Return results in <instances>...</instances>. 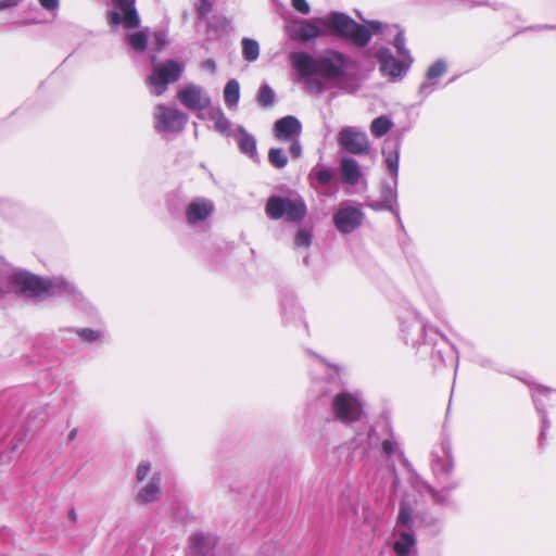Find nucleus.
I'll use <instances>...</instances> for the list:
<instances>
[{"label": "nucleus", "mask_w": 556, "mask_h": 556, "mask_svg": "<svg viewBox=\"0 0 556 556\" xmlns=\"http://www.w3.org/2000/svg\"><path fill=\"white\" fill-rule=\"evenodd\" d=\"M289 62L308 93H320L327 89L351 93L355 68L353 59L337 50H325L312 55L306 51L289 54Z\"/></svg>", "instance_id": "f257e3e1"}, {"label": "nucleus", "mask_w": 556, "mask_h": 556, "mask_svg": "<svg viewBox=\"0 0 556 556\" xmlns=\"http://www.w3.org/2000/svg\"><path fill=\"white\" fill-rule=\"evenodd\" d=\"M16 288L35 296H74L77 289L61 276L42 278L28 271L17 270L0 256V298Z\"/></svg>", "instance_id": "f03ea898"}, {"label": "nucleus", "mask_w": 556, "mask_h": 556, "mask_svg": "<svg viewBox=\"0 0 556 556\" xmlns=\"http://www.w3.org/2000/svg\"><path fill=\"white\" fill-rule=\"evenodd\" d=\"M318 22L325 28V36H338L358 47H365L372 35L382 34L384 29L390 28L378 21L358 24L348 14L340 12H331L318 17Z\"/></svg>", "instance_id": "7ed1b4c3"}, {"label": "nucleus", "mask_w": 556, "mask_h": 556, "mask_svg": "<svg viewBox=\"0 0 556 556\" xmlns=\"http://www.w3.org/2000/svg\"><path fill=\"white\" fill-rule=\"evenodd\" d=\"M115 8L108 12V22L113 30L122 25L127 30V42L138 52L144 51L148 42L146 30H135L140 25L139 15L135 9V0H113Z\"/></svg>", "instance_id": "20e7f679"}, {"label": "nucleus", "mask_w": 556, "mask_h": 556, "mask_svg": "<svg viewBox=\"0 0 556 556\" xmlns=\"http://www.w3.org/2000/svg\"><path fill=\"white\" fill-rule=\"evenodd\" d=\"M265 213L274 220L285 218L289 223H300L307 214V205L298 193L288 197L273 195L266 202Z\"/></svg>", "instance_id": "39448f33"}, {"label": "nucleus", "mask_w": 556, "mask_h": 556, "mask_svg": "<svg viewBox=\"0 0 556 556\" xmlns=\"http://www.w3.org/2000/svg\"><path fill=\"white\" fill-rule=\"evenodd\" d=\"M414 520V509L410 506L409 500L404 498L394 529L395 541L393 548L399 556H410V552L415 547V538L410 532Z\"/></svg>", "instance_id": "423d86ee"}, {"label": "nucleus", "mask_w": 556, "mask_h": 556, "mask_svg": "<svg viewBox=\"0 0 556 556\" xmlns=\"http://www.w3.org/2000/svg\"><path fill=\"white\" fill-rule=\"evenodd\" d=\"M363 406V401L358 393L342 391L333 396L331 412L336 420L351 425L362 418Z\"/></svg>", "instance_id": "0eeeda50"}, {"label": "nucleus", "mask_w": 556, "mask_h": 556, "mask_svg": "<svg viewBox=\"0 0 556 556\" xmlns=\"http://www.w3.org/2000/svg\"><path fill=\"white\" fill-rule=\"evenodd\" d=\"M333 225L343 235L356 230L364 220V213L358 205L351 201H343L333 213Z\"/></svg>", "instance_id": "6e6552de"}, {"label": "nucleus", "mask_w": 556, "mask_h": 556, "mask_svg": "<svg viewBox=\"0 0 556 556\" xmlns=\"http://www.w3.org/2000/svg\"><path fill=\"white\" fill-rule=\"evenodd\" d=\"M184 71V65L168 61L165 64H155L152 74L149 76L151 92L161 96L169 83L176 81Z\"/></svg>", "instance_id": "1a4fd4ad"}, {"label": "nucleus", "mask_w": 556, "mask_h": 556, "mask_svg": "<svg viewBox=\"0 0 556 556\" xmlns=\"http://www.w3.org/2000/svg\"><path fill=\"white\" fill-rule=\"evenodd\" d=\"M177 98L186 109L197 112L199 118H205L204 112L211 106V97L204 88L187 84L178 91Z\"/></svg>", "instance_id": "9d476101"}, {"label": "nucleus", "mask_w": 556, "mask_h": 556, "mask_svg": "<svg viewBox=\"0 0 556 556\" xmlns=\"http://www.w3.org/2000/svg\"><path fill=\"white\" fill-rule=\"evenodd\" d=\"M376 58L382 75L392 80L402 79L413 64L404 58L396 59L388 48H380L376 52Z\"/></svg>", "instance_id": "9b49d317"}, {"label": "nucleus", "mask_w": 556, "mask_h": 556, "mask_svg": "<svg viewBox=\"0 0 556 556\" xmlns=\"http://www.w3.org/2000/svg\"><path fill=\"white\" fill-rule=\"evenodd\" d=\"M155 128L160 132H179L188 121L185 113L160 104L154 111Z\"/></svg>", "instance_id": "f8f14e48"}, {"label": "nucleus", "mask_w": 556, "mask_h": 556, "mask_svg": "<svg viewBox=\"0 0 556 556\" xmlns=\"http://www.w3.org/2000/svg\"><path fill=\"white\" fill-rule=\"evenodd\" d=\"M340 147L353 154H365L369 150V142L365 132L356 127H344L338 135Z\"/></svg>", "instance_id": "ddd939ff"}, {"label": "nucleus", "mask_w": 556, "mask_h": 556, "mask_svg": "<svg viewBox=\"0 0 556 556\" xmlns=\"http://www.w3.org/2000/svg\"><path fill=\"white\" fill-rule=\"evenodd\" d=\"M459 485V481L453 479L448 481L441 490H434L426 481L420 478H415L413 488L421 495H428L435 504L450 505L452 503L451 492Z\"/></svg>", "instance_id": "4468645a"}, {"label": "nucleus", "mask_w": 556, "mask_h": 556, "mask_svg": "<svg viewBox=\"0 0 556 556\" xmlns=\"http://www.w3.org/2000/svg\"><path fill=\"white\" fill-rule=\"evenodd\" d=\"M454 463L448 445L443 444L432 453L431 469L439 482H446L453 470Z\"/></svg>", "instance_id": "2eb2a0df"}, {"label": "nucleus", "mask_w": 556, "mask_h": 556, "mask_svg": "<svg viewBox=\"0 0 556 556\" xmlns=\"http://www.w3.org/2000/svg\"><path fill=\"white\" fill-rule=\"evenodd\" d=\"M290 36L300 41H311L325 36V28L317 18L301 20L289 27Z\"/></svg>", "instance_id": "dca6fc26"}, {"label": "nucleus", "mask_w": 556, "mask_h": 556, "mask_svg": "<svg viewBox=\"0 0 556 556\" xmlns=\"http://www.w3.org/2000/svg\"><path fill=\"white\" fill-rule=\"evenodd\" d=\"M214 203L206 198H194L186 207V218L188 224L198 225L205 222L214 212Z\"/></svg>", "instance_id": "f3484780"}, {"label": "nucleus", "mask_w": 556, "mask_h": 556, "mask_svg": "<svg viewBox=\"0 0 556 556\" xmlns=\"http://www.w3.org/2000/svg\"><path fill=\"white\" fill-rule=\"evenodd\" d=\"M161 494V475L154 472L149 482L138 489L135 495V502L138 505H150L159 501Z\"/></svg>", "instance_id": "a211bd4d"}, {"label": "nucleus", "mask_w": 556, "mask_h": 556, "mask_svg": "<svg viewBox=\"0 0 556 556\" xmlns=\"http://www.w3.org/2000/svg\"><path fill=\"white\" fill-rule=\"evenodd\" d=\"M401 333L406 344L416 348L424 342L426 327L414 317L410 320L401 321Z\"/></svg>", "instance_id": "6ab92c4d"}, {"label": "nucleus", "mask_w": 556, "mask_h": 556, "mask_svg": "<svg viewBox=\"0 0 556 556\" xmlns=\"http://www.w3.org/2000/svg\"><path fill=\"white\" fill-rule=\"evenodd\" d=\"M301 134V123L294 116H286L275 123V135L281 141H293Z\"/></svg>", "instance_id": "aec40b11"}, {"label": "nucleus", "mask_w": 556, "mask_h": 556, "mask_svg": "<svg viewBox=\"0 0 556 556\" xmlns=\"http://www.w3.org/2000/svg\"><path fill=\"white\" fill-rule=\"evenodd\" d=\"M447 65L443 60H438L431 64L426 74V80L419 86V94L428 97L437 86V80L445 74Z\"/></svg>", "instance_id": "412c9836"}, {"label": "nucleus", "mask_w": 556, "mask_h": 556, "mask_svg": "<svg viewBox=\"0 0 556 556\" xmlns=\"http://www.w3.org/2000/svg\"><path fill=\"white\" fill-rule=\"evenodd\" d=\"M397 193H396V179L393 185H383L381 188V200L371 206L375 210H388L394 212L396 210Z\"/></svg>", "instance_id": "4be33fe9"}, {"label": "nucleus", "mask_w": 556, "mask_h": 556, "mask_svg": "<svg viewBox=\"0 0 556 556\" xmlns=\"http://www.w3.org/2000/svg\"><path fill=\"white\" fill-rule=\"evenodd\" d=\"M205 118L214 123V129L223 135H228L230 130V121L226 117L219 106H210L205 112Z\"/></svg>", "instance_id": "5701e85b"}, {"label": "nucleus", "mask_w": 556, "mask_h": 556, "mask_svg": "<svg viewBox=\"0 0 556 556\" xmlns=\"http://www.w3.org/2000/svg\"><path fill=\"white\" fill-rule=\"evenodd\" d=\"M340 167L344 182L354 186L359 181L362 173L358 163L354 159L343 157Z\"/></svg>", "instance_id": "b1692460"}, {"label": "nucleus", "mask_w": 556, "mask_h": 556, "mask_svg": "<svg viewBox=\"0 0 556 556\" xmlns=\"http://www.w3.org/2000/svg\"><path fill=\"white\" fill-rule=\"evenodd\" d=\"M237 132V143L240 151L247 154L249 157L255 159L257 156L255 138L243 127H238Z\"/></svg>", "instance_id": "393cba45"}, {"label": "nucleus", "mask_w": 556, "mask_h": 556, "mask_svg": "<svg viewBox=\"0 0 556 556\" xmlns=\"http://www.w3.org/2000/svg\"><path fill=\"white\" fill-rule=\"evenodd\" d=\"M213 545V540L203 533H193L190 536V551L199 556H206Z\"/></svg>", "instance_id": "a878e982"}, {"label": "nucleus", "mask_w": 556, "mask_h": 556, "mask_svg": "<svg viewBox=\"0 0 556 556\" xmlns=\"http://www.w3.org/2000/svg\"><path fill=\"white\" fill-rule=\"evenodd\" d=\"M240 99V85L238 80L230 79L224 88L225 104L229 108H236Z\"/></svg>", "instance_id": "bb28decb"}, {"label": "nucleus", "mask_w": 556, "mask_h": 556, "mask_svg": "<svg viewBox=\"0 0 556 556\" xmlns=\"http://www.w3.org/2000/svg\"><path fill=\"white\" fill-rule=\"evenodd\" d=\"M533 400L538 408L541 409L546 402L556 403V391L539 386L533 390Z\"/></svg>", "instance_id": "cd10ccee"}, {"label": "nucleus", "mask_w": 556, "mask_h": 556, "mask_svg": "<svg viewBox=\"0 0 556 556\" xmlns=\"http://www.w3.org/2000/svg\"><path fill=\"white\" fill-rule=\"evenodd\" d=\"M392 126V121L388 116L382 115L371 122L370 131L375 137L380 138L384 136Z\"/></svg>", "instance_id": "c85d7f7f"}, {"label": "nucleus", "mask_w": 556, "mask_h": 556, "mask_svg": "<svg viewBox=\"0 0 556 556\" xmlns=\"http://www.w3.org/2000/svg\"><path fill=\"white\" fill-rule=\"evenodd\" d=\"M242 54L243 58L249 61L253 62L257 60L260 55V46L256 40L250 39V38H243L242 39Z\"/></svg>", "instance_id": "c756f323"}, {"label": "nucleus", "mask_w": 556, "mask_h": 556, "mask_svg": "<svg viewBox=\"0 0 556 556\" xmlns=\"http://www.w3.org/2000/svg\"><path fill=\"white\" fill-rule=\"evenodd\" d=\"M393 28L396 30L395 37L393 40V46L396 49L397 55L400 58H404V60H409L413 62L414 60H413L408 49L405 47L404 31L396 26H394Z\"/></svg>", "instance_id": "7c9ffc66"}, {"label": "nucleus", "mask_w": 556, "mask_h": 556, "mask_svg": "<svg viewBox=\"0 0 556 556\" xmlns=\"http://www.w3.org/2000/svg\"><path fill=\"white\" fill-rule=\"evenodd\" d=\"M383 154H384V161H386V164H387V167H388L390 174L392 175V177L394 179H396L397 173H399V160H400L399 148L395 147L393 150H389V151L384 150Z\"/></svg>", "instance_id": "2f4dec72"}, {"label": "nucleus", "mask_w": 556, "mask_h": 556, "mask_svg": "<svg viewBox=\"0 0 556 556\" xmlns=\"http://www.w3.org/2000/svg\"><path fill=\"white\" fill-rule=\"evenodd\" d=\"M332 177V172L323 167H314L308 175L309 180H316L319 185L323 186L328 185Z\"/></svg>", "instance_id": "473e14b6"}, {"label": "nucleus", "mask_w": 556, "mask_h": 556, "mask_svg": "<svg viewBox=\"0 0 556 556\" xmlns=\"http://www.w3.org/2000/svg\"><path fill=\"white\" fill-rule=\"evenodd\" d=\"M381 448L383 454L389 458L393 456L403 457V453L399 446V443L393 435H390V438H387L382 441Z\"/></svg>", "instance_id": "72a5a7b5"}, {"label": "nucleus", "mask_w": 556, "mask_h": 556, "mask_svg": "<svg viewBox=\"0 0 556 556\" xmlns=\"http://www.w3.org/2000/svg\"><path fill=\"white\" fill-rule=\"evenodd\" d=\"M312 229L307 227H301L295 233L294 237V247L295 248H305L307 249L312 243Z\"/></svg>", "instance_id": "f704fd0d"}, {"label": "nucleus", "mask_w": 556, "mask_h": 556, "mask_svg": "<svg viewBox=\"0 0 556 556\" xmlns=\"http://www.w3.org/2000/svg\"><path fill=\"white\" fill-rule=\"evenodd\" d=\"M268 161L276 168H283L288 164L285 152L279 148H271L268 152Z\"/></svg>", "instance_id": "c9c22d12"}, {"label": "nucleus", "mask_w": 556, "mask_h": 556, "mask_svg": "<svg viewBox=\"0 0 556 556\" xmlns=\"http://www.w3.org/2000/svg\"><path fill=\"white\" fill-rule=\"evenodd\" d=\"M76 333L86 342H96L102 338V331L90 329V328H80L77 329Z\"/></svg>", "instance_id": "e433bc0d"}, {"label": "nucleus", "mask_w": 556, "mask_h": 556, "mask_svg": "<svg viewBox=\"0 0 556 556\" xmlns=\"http://www.w3.org/2000/svg\"><path fill=\"white\" fill-rule=\"evenodd\" d=\"M258 103L263 106H268L273 104L274 101V92L270 87L267 85H263L258 92Z\"/></svg>", "instance_id": "4c0bfd02"}, {"label": "nucleus", "mask_w": 556, "mask_h": 556, "mask_svg": "<svg viewBox=\"0 0 556 556\" xmlns=\"http://www.w3.org/2000/svg\"><path fill=\"white\" fill-rule=\"evenodd\" d=\"M151 469L152 466L150 462L141 460L136 468V480L138 482L144 481L149 477Z\"/></svg>", "instance_id": "58836bf2"}, {"label": "nucleus", "mask_w": 556, "mask_h": 556, "mask_svg": "<svg viewBox=\"0 0 556 556\" xmlns=\"http://www.w3.org/2000/svg\"><path fill=\"white\" fill-rule=\"evenodd\" d=\"M194 9H195L198 15L201 18H204L211 13V11L213 9V3L211 0H195Z\"/></svg>", "instance_id": "ea45409f"}, {"label": "nucleus", "mask_w": 556, "mask_h": 556, "mask_svg": "<svg viewBox=\"0 0 556 556\" xmlns=\"http://www.w3.org/2000/svg\"><path fill=\"white\" fill-rule=\"evenodd\" d=\"M166 43L167 38L164 31L153 34V45L155 46V50L160 51Z\"/></svg>", "instance_id": "a19ab883"}, {"label": "nucleus", "mask_w": 556, "mask_h": 556, "mask_svg": "<svg viewBox=\"0 0 556 556\" xmlns=\"http://www.w3.org/2000/svg\"><path fill=\"white\" fill-rule=\"evenodd\" d=\"M292 7L302 14H308L311 12V7L306 0H292Z\"/></svg>", "instance_id": "79ce46f5"}, {"label": "nucleus", "mask_w": 556, "mask_h": 556, "mask_svg": "<svg viewBox=\"0 0 556 556\" xmlns=\"http://www.w3.org/2000/svg\"><path fill=\"white\" fill-rule=\"evenodd\" d=\"M290 142H291V147L289 150L290 154L292 157L298 159L302 153V147L299 142V138L293 139V141H290Z\"/></svg>", "instance_id": "37998d69"}, {"label": "nucleus", "mask_w": 556, "mask_h": 556, "mask_svg": "<svg viewBox=\"0 0 556 556\" xmlns=\"http://www.w3.org/2000/svg\"><path fill=\"white\" fill-rule=\"evenodd\" d=\"M40 5L49 11H53L59 7V0H39Z\"/></svg>", "instance_id": "c03bdc74"}, {"label": "nucleus", "mask_w": 556, "mask_h": 556, "mask_svg": "<svg viewBox=\"0 0 556 556\" xmlns=\"http://www.w3.org/2000/svg\"><path fill=\"white\" fill-rule=\"evenodd\" d=\"M20 4V0H0V11L14 8Z\"/></svg>", "instance_id": "a18cd8bd"}, {"label": "nucleus", "mask_w": 556, "mask_h": 556, "mask_svg": "<svg viewBox=\"0 0 556 556\" xmlns=\"http://www.w3.org/2000/svg\"><path fill=\"white\" fill-rule=\"evenodd\" d=\"M202 68L210 71L211 73H215L216 71V64L212 59L205 60L201 64Z\"/></svg>", "instance_id": "49530a36"}, {"label": "nucleus", "mask_w": 556, "mask_h": 556, "mask_svg": "<svg viewBox=\"0 0 556 556\" xmlns=\"http://www.w3.org/2000/svg\"><path fill=\"white\" fill-rule=\"evenodd\" d=\"M76 435V430H72L71 433H70V439H74Z\"/></svg>", "instance_id": "de8ad7c7"}]
</instances>
